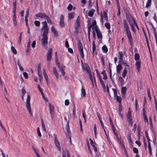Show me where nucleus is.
I'll list each match as a JSON object with an SVG mask.
<instances>
[{
	"label": "nucleus",
	"mask_w": 157,
	"mask_h": 157,
	"mask_svg": "<svg viewBox=\"0 0 157 157\" xmlns=\"http://www.w3.org/2000/svg\"><path fill=\"white\" fill-rule=\"evenodd\" d=\"M123 23L124 30L126 32V33L128 39V42L132 46L133 44V38L129 28L126 19H124L123 20Z\"/></svg>",
	"instance_id": "obj_1"
},
{
	"label": "nucleus",
	"mask_w": 157,
	"mask_h": 157,
	"mask_svg": "<svg viewBox=\"0 0 157 157\" xmlns=\"http://www.w3.org/2000/svg\"><path fill=\"white\" fill-rule=\"evenodd\" d=\"M43 26L42 28V30L43 31L42 36H47L49 30V28L48 26L47 22L45 21L42 22Z\"/></svg>",
	"instance_id": "obj_2"
},
{
	"label": "nucleus",
	"mask_w": 157,
	"mask_h": 157,
	"mask_svg": "<svg viewBox=\"0 0 157 157\" xmlns=\"http://www.w3.org/2000/svg\"><path fill=\"white\" fill-rule=\"evenodd\" d=\"M77 47L79 52L80 53V55L81 57L83 58L84 57L83 48L82 43L79 40L77 42Z\"/></svg>",
	"instance_id": "obj_3"
},
{
	"label": "nucleus",
	"mask_w": 157,
	"mask_h": 157,
	"mask_svg": "<svg viewBox=\"0 0 157 157\" xmlns=\"http://www.w3.org/2000/svg\"><path fill=\"white\" fill-rule=\"evenodd\" d=\"M30 96L29 95H28L26 101V107L29 113L30 114L31 116H32V114L30 107Z\"/></svg>",
	"instance_id": "obj_4"
},
{
	"label": "nucleus",
	"mask_w": 157,
	"mask_h": 157,
	"mask_svg": "<svg viewBox=\"0 0 157 157\" xmlns=\"http://www.w3.org/2000/svg\"><path fill=\"white\" fill-rule=\"evenodd\" d=\"M49 112L51 116V119L52 121H53L55 116V113L54 112L55 108L53 105H51V104L50 103H49Z\"/></svg>",
	"instance_id": "obj_5"
},
{
	"label": "nucleus",
	"mask_w": 157,
	"mask_h": 157,
	"mask_svg": "<svg viewBox=\"0 0 157 157\" xmlns=\"http://www.w3.org/2000/svg\"><path fill=\"white\" fill-rule=\"evenodd\" d=\"M126 117L128 122L131 126H132L133 123V121L132 117L131 112L130 111H128L126 115Z\"/></svg>",
	"instance_id": "obj_6"
},
{
	"label": "nucleus",
	"mask_w": 157,
	"mask_h": 157,
	"mask_svg": "<svg viewBox=\"0 0 157 157\" xmlns=\"http://www.w3.org/2000/svg\"><path fill=\"white\" fill-rule=\"evenodd\" d=\"M42 38L41 39L42 44L43 46L44 47H47L48 44V37L47 36H42Z\"/></svg>",
	"instance_id": "obj_7"
},
{
	"label": "nucleus",
	"mask_w": 157,
	"mask_h": 157,
	"mask_svg": "<svg viewBox=\"0 0 157 157\" xmlns=\"http://www.w3.org/2000/svg\"><path fill=\"white\" fill-rule=\"evenodd\" d=\"M53 136L55 137L54 142L55 145L58 148L59 150L60 151L61 150V147L59 142L55 134H54Z\"/></svg>",
	"instance_id": "obj_8"
},
{
	"label": "nucleus",
	"mask_w": 157,
	"mask_h": 157,
	"mask_svg": "<svg viewBox=\"0 0 157 157\" xmlns=\"http://www.w3.org/2000/svg\"><path fill=\"white\" fill-rule=\"evenodd\" d=\"M52 48H50L48 51V53L47 56V60L49 62L51 61L52 59Z\"/></svg>",
	"instance_id": "obj_9"
},
{
	"label": "nucleus",
	"mask_w": 157,
	"mask_h": 157,
	"mask_svg": "<svg viewBox=\"0 0 157 157\" xmlns=\"http://www.w3.org/2000/svg\"><path fill=\"white\" fill-rule=\"evenodd\" d=\"M13 21H15L16 20V15L15 14V12L16 10V1L13 2Z\"/></svg>",
	"instance_id": "obj_10"
},
{
	"label": "nucleus",
	"mask_w": 157,
	"mask_h": 157,
	"mask_svg": "<svg viewBox=\"0 0 157 157\" xmlns=\"http://www.w3.org/2000/svg\"><path fill=\"white\" fill-rule=\"evenodd\" d=\"M59 24L61 28H64L65 26L64 21V17L62 15H60Z\"/></svg>",
	"instance_id": "obj_11"
},
{
	"label": "nucleus",
	"mask_w": 157,
	"mask_h": 157,
	"mask_svg": "<svg viewBox=\"0 0 157 157\" xmlns=\"http://www.w3.org/2000/svg\"><path fill=\"white\" fill-rule=\"evenodd\" d=\"M80 19L79 16H78V17L77 18L76 20L75 21V28H78L79 29V28L80 27Z\"/></svg>",
	"instance_id": "obj_12"
},
{
	"label": "nucleus",
	"mask_w": 157,
	"mask_h": 157,
	"mask_svg": "<svg viewBox=\"0 0 157 157\" xmlns=\"http://www.w3.org/2000/svg\"><path fill=\"white\" fill-rule=\"evenodd\" d=\"M57 65L60 70L61 71L62 74L63 75H64L65 74V72L64 70L65 67L62 65L60 64L59 63H57Z\"/></svg>",
	"instance_id": "obj_13"
},
{
	"label": "nucleus",
	"mask_w": 157,
	"mask_h": 157,
	"mask_svg": "<svg viewBox=\"0 0 157 157\" xmlns=\"http://www.w3.org/2000/svg\"><path fill=\"white\" fill-rule=\"evenodd\" d=\"M141 61L140 60L136 61L135 63V66L138 72H139L141 67Z\"/></svg>",
	"instance_id": "obj_14"
},
{
	"label": "nucleus",
	"mask_w": 157,
	"mask_h": 157,
	"mask_svg": "<svg viewBox=\"0 0 157 157\" xmlns=\"http://www.w3.org/2000/svg\"><path fill=\"white\" fill-rule=\"evenodd\" d=\"M95 30L96 32L98 38L101 39L102 38V35L101 33L100 32L99 29L96 28Z\"/></svg>",
	"instance_id": "obj_15"
},
{
	"label": "nucleus",
	"mask_w": 157,
	"mask_h": 157,
	"mask_svg": "<svg viewBox=\"0 0 157 157\" xmlns=\"http://www.w3.org/2000/svg\"><path fill=\"white\" fill-rule=\"evenodd\" d=\"M46 14L45 13L40 12L36 14L35 16L37 17L44 18Z\"/></svg>",
	"instance_id": "obj_16"
},
{
	"label": "nucleus",
	"mask_w": 157,
	"mask_h": 157,
	"mask_svg": "<svg viewBox=\"0 0 157 157\" xmlns=\"http://www.w3.org/2000/svg\"><path fill=\"white\" fill-rule=\"evenodd\" d=\"M51 30L53 33L54 36L56 37H57L58 36L57 31L54 28V27L52 26L51 28Z\"/></svg>",
	"instance_id": "obj_17"
},
{
	"label": "nucleus",
	"mask_w": 157,
	"mask_h": 157,
	"mask_svg": "<svg viewBox=\"0 0 157 157\" xmlns=\"http://www.w3.org/2000/svg\"><path fill=\"white\" fill-rule=\"evenodd\" d=\"M122 67L121 64H119L117 67V72L118 74L120 73Z\"/></svg>",
	"instance_id": "obj_18"
},
{
	"label": "nucleus",
	"mask_w": 157,
	"mask_h": 157,
	"mask_svg": "<svg viewBox=\"0 0 157 157\" xmlns=\"http://www.w3.org/2000/svg\"><path fill=\"white\" fill-rule=\"evenodd\" d=\"M118 54L119 55V58L120 61H123V56L122 52L121 51H119L118 52Z\"/></svg>",
	"instance_id": "obj_19"
},
{
	"label": "nucleus",
	"mask_w": 157,
	"mask_h": 157,
	"mask_svg": "<svg viewBox=\"0 0 157 157\" xmlns=\"http://www.w3.org/2000/svg\"><path fill=\"white\" fill-rule=\"evenodd\" d=\"M44 19L47 20V22L50 23V24L52 23V21L49 17L46 14L45 15Z\"/></svg>",
	"instance_id": "obj_20"
},
{
	"label": "nucleus",
	"mask_w": 157,
	"mask_h": 157,
	"mask_svg": "<svg viewBox=\"0 0 157 157\" xmlns=\"http://www.w3.org/2000/svg\"><path fill=\"white\" fill-rule=\"evenodd\" d=\"M53 71L54 74L55 76L56 77L57 79H58V74L57 71L56 70V68L55 67H53Z\"/></svg>",
	"instance_id": "obj_21"
},
{
	"label": "nucleus",
	"mask_w": 157,
	"mask_h": 157,
	"mask_svg": "<svg viewBox=\"0 0 157 157\" xmlns=\"http://www.w3.org/2000/svg\"><path fill=\"white\" fill-rule=\"evenodd\" d=\"M85 66L86 67L85 68V69L86 72L88 74L91 72L90 70L88 64H86L85 65Z\"/></svg>",
	"instance_id": "obj_22"
},
{
	"label": "nucleus",
	"mask_w": 157,
	"mask_h": 157,
	"mask_svg": "<svg viewBox=\"0 0 157 157\" xmlns=\"http://www.w3.org/2000/svg\"><path fill=\"white\" fill-rule=\"evenodd\" d=\"M102 51L104 53H106L108 51V49L106 45H104L102 48Z\"/></svg>",
	"instance_id": "obj_23"
},
{
	"label": "nucleus",
	"mask_w": 157,
	"mask_h": 157,
	"mask_svg": "<svg viewBox=\"0 0 157 157\" xmlns=\"http://www.w3.org/2000/svg\"><path fill=\"white\" fill-rule=\"evenodd\" d=\"M81 94L82 95V97H84L86 96V93L85 90L83 88V87L81 88Z\"/></svg>",
	"instance_id": "obj_24"
},
{
	"label": "nucleus",
	"mask_w": 157,
	"mask_h": 157,
	"mask_svg": "<svg viewBox=\"0 0 157 157\" xmlns=\"http://www.w3.org/2000/svg\"><path fill=\"white\" fill-rule=\"evenodd\" d=\"M140 56L139 54L138 53H136L135 55L134 59L136 61H138L140 60Z\"/></svg>",
	"instance_id": "obj_25"
},
{
	"label": "nucleus",
	"mask_w": 157,
	"mask_h": 157,
	"mask_svg": "<svg viewBox=\"0 0 157 157\" xmlns=\"http://www.w3.org/2000/svg\"><path fill=\"white\" fill-rule=\"evenodd\" d=\"M127 73V69L126 67L124 69L122 74V75L123 76V78H124L126 75Z\"/></svg>",
	"instance_id": "obj_26"
},
{
	"label": "nucleus",
	"mask_w": 157,
	"mask_h": 157,
	"mask_svg": "<svg viewBox=\"0 0 157 157\" xmlns=\"http://www.w3.org/2000/svg\"><path fill=\"white\" fill-rule=\"evenodd\" d=\"M127 88L126 87H124L122 88L121 93L122 95L125 94L126 93Z\"/></svg>",
	"instance_id": "obj_27"
},
{
	"label": "nucleus",
	"mask_w": 157,
	"mask_h": 157,
	"mask_svg": "<svg viewBox=\"0 0 157 157\" xmlns=\"http://www.w3.org/2000/svg\"><path fill=\"white\" fill-rule=\"evenodd\" d=\"M96 49V45L95 43L94 40L93 42V47H92V53L94 54Z\"/></svg>",
	"instance_id": "obj_28"
},
{
	"label": "nucleus",
	"mask_w": 157,
	"mask_h": 157,
	"mask_svg": "<svg viewBox=\"0 0 157 157\" xmlns=\"http://www.w3.org/2000/svg\"><path fill=\"white\" fill-rule=\"evenodd\" d=\"M151 0H147L146 4V7L148 8L151 6Z\"/></svg>",
	"instance_id": "obj_29"
},
{
	"label": "nucleus",
	"mask_w": 157,
	"mask_h": 157,
	"mask_svg": "<svg viewBox=\"0 0 157 157\" xmlns=\"http://www.w3.org/2000/svg\"><path fill=\"white\" fill-rule=\"evenodd\" d=\"M116 97V100L117 101L120 103V104H121L122 102V98L121 97L118 95H117Z\"/></svg>",
	"instance_id": "obj_30"
},
{
	"label": "nucleus",
	"mask_w": 157,
	"mask_h": 157,
	"mask_svg": "<svg viewBox=\"0 0 157 157\" xmlns=\"http://www.w3.org/2000/svg\"><path fill=\"white\" fill-rule=\"evenodd\" d=\"M11 49L12 52V53L14 54H16L17 53V50L13 46H12L11 47Z\"/></svg>",
	"instance_id": "obj_31"
},
{
	"label": "nucleus",
	"mask_w": 157,
	"mask_h": 157,
	"mask_svg": "<svg viewBox=\"0 0 157 157\" xmlns=\"http://www.w3.org/2000/svg\"><path fill=\"white\" fill-rule=\"evenodd\" d=\"M26 93V91L25 89H24V88H22L21 90V93H22V96H21V98L23 100L24 99V96L25 94Z\"/></svg>",
	"instance_id": "obj_32"
},
{
	"label": "nucleus",
	"mask_w": 157,
	"mask_h": 157,
	"mask_svg": "<svg viewBox=\"0 0 157 157\" xmlns=\"http://www.w3.org/2000/svg\"><path fill=\"white\" fill-rule=\"evenodd\" d=\"M43 73H44V77H45V78L46 80V81L47 82H48V78L47 74L46 73L45 69H43Z\"/></svg>",
	"instance_id": "obj_33"
},
{
	"label": "nucleus",
	"mask_w": 157,
	"mask_h": 157,
	"mask_svg": "<svg viewBox=\"0 0 157 157\" xmlns=\"http://www.w3.org/2000/svg\"><path fill=\"white\" fill-rule=\"evenodd\" d=\"M78 33V29L75 28V30L74 31V35L75 36H77Z\"/></svg>",
	"instance_id": "obj_34"
},
{
	"label": "nucleus",
	"mask_w": 157,
	"mask_h": 157,
	"mask_svg": "<svg viewBox=\"0 0 157 157\" xmlns=\"http://www.w3.org/2000/svg\"><path fill=\"white\" fill-rule=\"evenodd\" d=\"M105 27L108 29H109L110 28V25L109 23L106 22L105 23Z\"/></svg>",
	"instance_id": "obj_35"
},
{
	"label": "nucleus",
	"mask_w": 157,
	"mask_h": 157,
	"mask_svg": "<svg viewBox=\"0 0 157 157\" xmlns=\"http://www.w3.org/2000/svg\"><path fill=\"white\" fill-rule=\"evenodd\" d=\"M74 13H71L69 14L68 18L70 20L72 19L74 17Z\"/></svg>",
	"instance_id": "obj_36"
},
{
	"label": "nucleus",
	"mask_w": 157,
	"mask_h": 157,
	"mask_svg": "<svg viewBox=\"0 0 157 157\" xmlns=\"http://www.w3.org/2000/svg\"><path fill=\"white\" fill-rule=\"evenodd\" d=\"M112 90L113 92L114 96V97H116L117 95H118L117 94V91L114 88H112Z\"/></svg>",
	"instance_id": "obj_37"
},
{
	"label": "nucleus",
	"mask_w": 157,
	"mask_h": 157,
	"mask_svg": "<svg viewBox=\"0 0 157 157\" xmlns=\"http://www.w3.org/2000/svg\"><path fill=\"white\" fill-rule=\"evenodd\" d=\"M88 16L90 17H92L94 15V11L92 10L90 11L88 13Z\"/></svg>",
	"instance_id": "obj_38"
},
{
	"label": "nucleus",
	"mask_w": 157,
	"mask_h": 157,
	"mask_svg": "<svg viewBox=\"0 0 157 157\" xmlns=\"http://www.w3.org/2000/svg\"><path fill=\"white\" fill-rule=\"evenodd\" d=\"M34 24L37 27H39L40 26V22L38 21H34Z\"/></svg>",
	"instance_id": "obj_39"
},
{
	"label": "nucleus",
	"mask_w": 157,
	"mask_h": 157,
	"mask_svg": "<svg viewBox=\"0 0 157 157\" xmlns=\"http://www.w3.org/2000/svg\"><path fill=\"white\" fill-rule=\"evenodd\" d=\"M104 16L103 17L105 18V19L106 21H108V17H107V13L105 12V11L103 12Z\"/></svg>",
	"instance_id": "obj_40"
},
{
	"label": "nucleus",
	"mask_w": 157,
	"mask_h": 157,
	"mask_svg": "<svg viewBox=\"0 0 157 157\" xmlns=\"http://www.w3.org/2000/svg\"><path fill=\"white\" fill-rule=\"evenodd\" d=\"M133 150L134 152L136 154H137L138 153V149L135 147H133Z\"/></svg>",
	"instance_id": "obj_41"
},
{
	"label": "nucleus",
	"mask_w": 157,
	"mask_h": 157,
	"mask_svg": "<svg viewBox=\"0 0 157 157\" xmlns=\"http://www.w3.org/2000/svg\"><path fill=\"white\" fill-rule=\"evenodd\" d=\"M101 63L102 64L103 66H104L105 65V60H104V57L103 56H102L101 57Z\"/></svg>",
	"instance_id": "obj_42"
},
{
	"label": "nucleus",
	"mask_w": 157,
	"mask_h": 157,
	"mask_svg": "<svg viewBox=\"0 0 157 157\" xmlns=\"http://www.w3.org/2000/svg\"><path fill=\"white\" fill-rule=\"evenodd\" d=\"M28 16L25 15V21L26 23V26H28Z\"/></svg>",
	"instance_id": "obj_43"
},
{
	"label": "nucleus",
	"mask_w": 157,
	"mask_h": 157,
	"mask_svg": "<svg viewBox=\"0 0 157 157\" xmlns=\"http://www.w3.org/2000/svg\"><path fill=\"white\" fill-rule=\"evenodd\" d=\"M90 144L92 147L95 146V145L96 144L95 143L93 142L91 138H90Z\"/></svg>",
	"instance_id": "obj_44"
},
{
	"label": "nucleus",
	"mask_w": 157,
	"mask_h": 157,
	"mask_svg": "<svg viewBox=\"0 0 157 157\" xmlns=\"http://www.w3.org/2000/svg\"><path fill=\"white\" fill-rule=\"evenodd\" d=\"M64 119L65 120V121L67 122V126L68 128L69 127V119L68 120L67 119V118L66 117H64Z\"/></svg>",
	"instance_id": "obj_45"
},
{
	"label": "nucleus",
	"mask_w": 157,
	"mask_h": 157,
	"mask_svg": "<svg viewBox=\"0 0 157 157\" xmlns=\"http://www.w3.org/2000/svg\"><path fill=\"white\" fill-rule=\"evenodd\" d=\"M73 116L75 117L76 116L75 114V105H74L73 108Z\"/></svg>",
	"instance_id": "obj_46"
},
{
	"label": "nucleus",
	"mask_w": 157,
	"mask_h": 157,
	"mask_svg": "<svg viewBox=\"0 0 157 157\" xmlns=\"http://www.w3.org/2000/svg\"><path fill=\"white\" fill-rule=\"evenodd\" d=\"M37 133L38 136L39 137H41V133L40 132V128L39 127H38L37 128Z\"/></svg>",
	"instance_id": "obj_47"
},
{
	"label": "nucleus",
	"mask_w": 157,
	"mask_h": 157,
	"mask_svg": "<svg viewBox=\"0 0 157 157\" xmlns=\"http://www.w3.org/2000/svg\"><path fill=\"white\" fill-rule=\"evenodd\" d=\"M72 6L71 4H69L68 6L67 9L69 11H71L72 10Z\"/></svg>",
	"instance_id": "obj_48"
},
{
	"label": "nucleus",
	"mask_w": 157,
	"mask_h": 157,
	"mask_svg": "<svg viewBox=\"0 0 157 157\" xmlns=\"http://www.w3.org/2000/svg\"><path fill=\"white\" fill-rule=\"evenodd\" d=\"M14 60L15 65H16L17 64L18 67H20V63L19 62V60H16V59H14Z\"/></svg>",
	"instance_id": "obj_49"
},
{
	"label": "nucleus",
	"mask_w": 157,
	"mask_h": 157,
	"mask_svg": "<svg viewBox=\"0 0 157 157\" xmlns=\"http://www.w3.org/2000/svg\"><path fill=\"white\" fill-rule=\"evenodd\" d=\"M23 74L25 79H27L28 78V74L27 73L23 72Z\"/></svg>",
	"instance_id": "obj_50"
},
{
	"label": "nucleus",
	"mask_w": 157,
	"mask_h": 157,
	"mask_svg": "<svg viewBox=\"0 0 157 157\" xmlns=\"http://www.w3.org/2000/svg\"><path fill=\"white\" fill-rule=\"evenodd\" d=\"M134 25H134L133 24H131V25L132 29L134 32H135L136 30Z\"/></svg>",
	"instance_id": "obj_51"
},
{
	"label": "nucleus",
	"mask_w": 157,
	"mask_h": 157,
	"mask_svg": "<svg viewBox=\"0 0 157 157\" xmlns=\"http://www.w3.org/2000/svg\"><path fill=\"white\" fill-rule=\"evenodd\" d=\"M82 116L83 117L84 122H86V115L85 114V113L84 111H83L82 112Z\"/></svg>",
	"instance_id": "obj_52"
},
{
	"label": "nucleus",
	"mask_w": 157,
	"mask_h": 157,
	"mask_svg": "<svg viewBox=\"0 0 157 157\" xmlns=\"http://www.w3.org/2000/svg\"><path fill=\"white\" fill-rule=\"evenodd\" d=\"M143 115H146L145 113L144 104H143Z\"/></svg>",
	"instance_id": "obj_53"
},
{
	"label": "nucleus",
	"mask_w": 157,
	"mask_h": 157,
	"mask_svg": "<svg viewBox=\"0 0 157 157\" xmlns=\"http://www.w3.org/2000/svg\"><path fill=\"white\" fill-rule=\"evenodd\" d=\"M99 121H100V123L103 129H104V125L101 119V120H99Z\"/></svg>",
	"instance_id": "obj_54"
},
{
	"label": "nucleus",
	"mask_w": 157,
	"mask_h": 157,
	"mask_svg": "<svg viewBox=\"0 0 157 157\" xmlns=\"http://www.w3.org/2000/svg\"><path fill=\"white\" fill-rule=\"evenodd\" d=\"M143 117L144 119V121L145 122H146L148 123V120L147 117L146 115H143Z\"/></svg>",
	"instance_id": "obj_55"
},
{
	"label": "nucleus",
	"mask_w": 157,
	"mask_h": 157,
	"mask_svg": "<svg viewBox=\"0 0 157 157\" xmlns=\"http://www.w3.org/2000/svg\"><path fill=\"white\" fill-rule=\"evenodd\" d=\"M143 140H144V147H145V149H146L147 148V144L146 141L144 137V138H143Z\"/></svg>",
	"instance_id": "obj_56"
},
{
	"label": "nucleus",
	"mask_w": 157,
	"mask_h": 157,
	"mask_svg": "<svg viewBox=\"0 0 157 157\" xmlns=\"http://www.w3.org/2000/svg\"><path fill=\"white\" fill-rule=\"evenodd\" d=\"M94 132L95 136H96V132H97V128L96 127V124H94Z\"/></svg>",
	"instance_id": "obj_57"
},
{
	"label": "nucleus",
	"mask_w": 157,
	"mask_h": 157,
	"mask_svg": "<svg viewBox=\"0 0 157 157\" xmlns=\"http://www.w3.org/2000/svg\"><path fill=\"white\" fill-rule=\"evenodd\" d=\"M115 135L117 137V140H118V141H120L121 139V137L119 136L118 134V133H117L115 134Z\"/></svg>",
	"instance_id": "obj_58"
},
{
	"label": "nucleus",
	"mask_w": 157,
	"mask_h": 157,
	"mask_svg": "<svg viewBox=\"0 0 157 157\" xmlns=\"http://www.w3.org/2000/svg\"><path fill=\"white\" fill-rule=\"evenodd\" d=\"M117 9H118V12L117 13V16H120L121 14L120 7H117Z\"/></svg>",
	"instance_id": "obj_59"
},
{
	"label": "nucleus",
	"mask_w": 157,
	"mask_h": 157,
	"mask_svg": "<svg viewBox=\"0 0 157 157\" xmlns=\"http://www.w3.org/2000/svg\"><path fill=\"white\" fill-rule=\"evenodd\" d=\"M124 10L125 13V14L127 15L128 14V13H129L128 10L126 7H124Z\"/></svg>",
	"instance_id": "obj_60"
},
{
	"label": "nucleus",
	"mask_w": 157,
	"mask_h": 157,
	"mask_svg": "<svg viewBox=\"0 0 157 157\" xmlns=\"http://www.w3.org/2000/svg\"><path fill=\"white\" fill-rule=\"evenodd\" d=\"M135 108L136 110H137L138 109V103H137V99H136L135 101Z\"/></svg>",
	"instance_id": "obj_61"
},
{
	"label": "nucleus",
	"mask_w": 157,
	"mask_h": 157,
	"mask_svg": "<svg viewBox=\"0 0 157 157\" xmlns=\"http://www.w3.org/2000/svg\"><path fill=\"white\" fill-rule=\"evenodd\" d=\"M36 44V42L35 40H34L32 44V47L33 48H34L35 47Z\"/></svg>",
	"instance_id": "obj_62"
},
{
	"label": "nucleus",
	"mask_w": 157,
	"mask_h": 157,
	"mask_svg": "<svg viewBox=\"0 0 157 157\" xmlns=\"http://www.w3.org/2000/svg\"><path fill=\"white\" fill-rule=\"evenodd\" d=\"M37 88L39 90L40 92L41 93L43 92L41 89V88L39 84L37 85Z\"/></svg>",
	"instance_id": "obj_63"
},
{
	"label": "nucleus",
	"mask_w": 157,
	"mask_h": 157,
	"mask_svg": "<svg viewBox=\"0 0 157 157\" xmlns=\"http://www.w3.org/2000/svg\"><path fill=\"white\" fill-rule=\"evenodd\" d=\"M128 142H129V143H132V138H131V137L130 135H129V138H128Z\"/></svg>",
	"instance_id": "obj_64"
}]
</instances>
